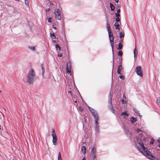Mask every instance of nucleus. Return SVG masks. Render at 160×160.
Wrapping results in <instances>:
<instances>
[{
    "instance_id": "nucleus-1",
    "label": "nucleus",
    "mask_w": 160,
    "mask_h": 160,
    "mask_svg": "<svg viewBox=\"0 0 160 160\" xmlns=\"http://www.w3.org/2000/svg\"><path fill=\"white\" fill-rule=\"evenodd\" d=\"M37 78L35 73L32 68H31L28 72V74L27 77V82L29 83H32L34 80Z\"/></svg>"
},
{
    "instance_id": "nucleus-2",
    "label": "nucleus",
    "mask_w": 160,
    "mask_h": 160,
    "mask_svg": "<svg viewBox=\"0 0 160 160\" xmlns=\"http://www.w3.org/2000/svg\"><path fill=\"white\" fill-rule=\"evenodd\" d=\"M90 110V111L93 114L94 119L95 120V124L96 126V129L97 130L98 129V120L99 119V118L98 116V115L97 112H95L94 110L93 109L91 108L89 109Z\"/></svg>"
},
{
    "instance_id": "nucleus-3",
    "label": "nucleus",
    "mask_w": 160,
    "mask_h": 160,
    "mask_svg": "<svg viewBox=\"0 0 160 160\" xmlns=\"http://www.w3.org/2000/svg\"><path fill=\"white\" fill-rule=\"evenodd\" d=\"M135 72L138 75L141 77L143 76V70L142 67L140 66H138L135 69Z\"/></svg>"
},
{
    "instance_id": "nucleus-4",
    "label": "nucleus",
    "mask_w": 160,
    "mask_h": 160,
    "mask_svg": "<svg viewBox=\"0 0 160 160\" xmlns=\"http://www.w3.org/2000/svg\"><path fill=\"white\" fill-rule=\"evenodd\" d=\"M109 34V38L110 41V44L112 48V50H113V40L114 38L112 34V32L110 33L108 32Z\"/></svg>"
},
{
    "instance_id": "nucleus-5",
    "label": "nucleus",
    "mask_w": 160,
    "mask_h": 160,
    "mask_svg": "<svg viewBox=\"0 0 160 160\" xmlns=\"http://www.w3.org/2000/svg\"><path fill=\"white\" fill-rule=\"evenodd\" d=\"M144 151L145 153L144 154L148 158L152 159L154 158V156L152 155L150 152L149 151L147 148H145V150H143V152Z\"/></svg>"
},
{
    "instance_id": "nucleus-6",
    "label": "nucleus",
    "mask_w": 160,
    "mask_h": 160,
    "mask_svg": "<svg viewBox=\"0 0 160 160\" xmlns=\"http://www.w3.org/2000/svg\"><path fill=\"white\" fill-rule=\"evenodd\" d=\"M54 13L55 16V18L57 19L58 20H61V16L60 15V12L58 9L57 8L55 10Z\"/></svg>"
},
{
    "instance_id": "nucleus-7",
    "label": "nucleus",
    "mask_w": 160,
    "mask_h": 160,
    "mask_svg": "<svg viewBox=\"0 0 160 160\" xmlns=\"http://www.w3.org/2000/svg\"><path fill=\"white\" fill-rule=\"evenodd\" d=\"M55 131H52V142L54 145H56L57 142V138Z\"/></svg>"
},
{
    "instance_id": "nucleus-8",
    "label": "nucleus",
    "mask_w": 160,
    "mask_h": 160,
    "mask_svg": "<svg viewBox=\"0 0 160 160\" xmlns=\"http://www.w3.org/2000/svg\"><path fill=\"white\" fill-rule=\"evenodd\" d=\"M71 63L70 62H68L67 63V68H66V70H67V73L71 75Z\"/></svg>"
},
{
    "instance_id": "nucleus-9",
    "label": "nucleus",
    "mask_w": 160,
    "mask_h": 160,
    "mask_svg": "<svg viewBox=\"0 0 160 160\" xmlns=\"http://www.w3.org/2000/svg\"><path fill=\"white\" fill-rule=\"evenodd\" d=\"M138 143L141 147H138V150H139V151L142 153H143V150H145V148H146L144 147V145L142 141H140V142H139Z\"/></svg>"
},
{
    "instance_id": "nucleus-10",
    "label": "nucleus",
    "mask_w": 160,
    "mask_h": 160,
    "mask_svg": "<svg viewBox=\"0 0 160 160\" xmlns=\"http://www.w3.org/2000/svg\"><path fill=\"white\" fill-rule=\"evenodd\" d=\"M96 149L93 147L92 149L91 154L92 156V158L93 160L96 158Z\"/></svg>"
},
{
    "instance_id": "nucleus-11",
    "label": "nucleus",
    "mask_w": 160,
    "mask_h": 160,
    "mask_svg": "<svg viewBox=\"0 0 160 160\" xmlns=\"http://www.w3.org/2000/svg\"><path fill=\"white\" fill-rule=\"evenodd\" d=\"M123 68L121 65L119 66L118 68V70L117 73L118 74H121V72H122Z\"/></svg>"
},
{
    "instance_id": "nucleus-12",
    "label": "nucleus",
    "mask_w": 160,
    "mask_h": 160,
    "mask_svg": "<svg viewBox=\"0 0 160 160\" xmlns=\"http://www.w3.org/2000/svg\"><path fill=\"white\" fill-rule=\"evenodd\" d=\"M107 23L106 24L107 28V29L108 30V32L110 33V32H111V31L110 25L108 23V22H109L108 21H107Z\"/></svg>"
},
{
    "instance_id": "nucleus-13",
    "label": "nucleus",
    "mask_w": 160,
    "mask_h": 160,
    "mask_svg": "<svg viewBox=\"0 0 160 160\" xmlns=\"http://www.w3.org/2000/svg\"><path fill=\"white\" fill-rule=\"evenodd\" d=\"M122 102V103H126L127 102L126 101V98L125 96L123 95Z\"/></svg>"
},
{
    "instance_id": "nucleus-14",
    "label": "nucleus",
    "mask_w": 160,
    "mask_h": 160,
    "mask_svg": "<svg viewBox=\"0 0 160 160\" xmlns=\"http://www.w3.org/2000/svg\"><path fill=\"white\" fill-rule=\"evenodd\" d=\"M131 121L132 123H134L137 121V119L133 117H132Z\"/></svg>"
},
{
    "instance_id": "nucleus-15",
    "label": "nucleus",
    "mask_w": 160,
    "mask_h": 160,
    "mask_svg": "<svg viewBox=\"0 0 160 160\" xmlns=\"http://www.w3.org/2000/svg\"><path fill=\"white\" fill-rule=\"evenodd\" d=\"M81 150L83 153L85 154L86 153V148L84 146L82 147Z\"/></svg>"
},
{
    "instance_id": "nucleus-16",
    "label": "nucleus",
    "mask_w": 160,
    "mask_h": 160,
    "mask_svg": "<svg viewBox=\"0 0 160 160\" xmlns=\"http://www.w3.org/2000/svg\"><path fill=\"white\" fill-rule=\"evenodd\" d=\"M129 115V114H128L126 111H125L124 112H122L121 114V116H128Z\"/></svg>"
},
{
    "instance_id": "nucleus-17",
    "label": "nucleus",
    "mask_w": 160,
    "mask_h": 160,
    "mask_svg": "<svg viewBox=\"0 0 160 160\" xmlns=\"http://www.w3.org/2000/svg\"><path fill=\"white\" fill-rule=\"evenodd\" d=\"M51 37L53 39H55L56 38V36L54 35V32H51L50 33Z\"/></svg>"
},
{
    "instance_id": "nucleus-18",
    "label": "nucleus",
    "mask_w": 160,
    "mask_h": 160,
    "mask_svg": "<svg viewBox=\"0 0 160 160\" xmlns=\"http://www.w3.org/2000/svg\"><path fill=\"white\" fill-rule=\"evenodd\" d=\"M110 6L112 10H114L115 9V7L111 3H110Z\"/></svg>"
},
{
    "instance_id": "nucleus-19",
    "label": "nucleus",
    "mask_w": 160,
    "mask_h": 160,
    "mask_svg": "<svg viewBox=\"0 0 160 160\" xmlns=\"http://www.w3.org/2000/svg\"><path fill=\"white\" fill-rule=\"evenodd\" d=\"M123 45L120 42L118 44V50H120L122 48Z\"/></svg>"
},
{
    "instance_id": "nucleus-20",
    "label": "nucleus",
    "mask_w": 160,
    "mask_h": 160,
    "mask_svg": "<svg viewBox=\"0 0 160 160\" xmlns=\"http://www.w3.org/2000/svg\"><path fill=\"white\" fill-rule=\"evenodd\" d=\"M134 111L137 114L138 116H140V117H141L140 114L139 113V111H138L137 110L135 109V110H134Z\"/></svg>"
},
{
    "instance_id": "nucleus-21",
    "label": "nucleus",
    "mask_w": 160,
    "mask_h": 160,
    "mask_svg": "<svg viewBox=\"0 0 160 160\" xmlns=\"http://www.w3.org/2000/svg\"><path fill=\"white\" fill-rule=\"evenodd\" d=\"M136 49L135 48L134 49V50L133 52L134 54V57L135 58H136V57L138 55V53L137 52H136Z\"/></svg>"
},
{
    "instance_id": "nucleus-22",
    "label": "nucleus",
    "mask_w": 160,
    "mask_h": 160,
    "mask_svg": "<svg viewBox=\"0 0 160 160\" xmlns=\"http://www.w3.org/2000/svg\"><path fill=\"white\" fill-rule=\"evenodd\" d=\"M58 160H62L61 158V153L60 152L58 153Z\"/></svg>"
},
{
    "instance_id": "nucleus-23",
    "label": "nucleus",
    "mask_w": 160,
    "mask_h": 160,
    "mask_svg": "<svg viewBox=\"0 0 160 160\" xmlns=\"http://www.w3.org/2000/svg\"><path fill=\"white\" fill-rule=\"evenodd\" d=\"M57 50L60 51L61 50V48L58 45H56L55 46Z\"/></svg>"
},
{
    "instance_id": "nucleus-24",
    "label": "nucleus",
    "mask_w": 160,
    "mask_h": 160,
    "mask_svg": "<svg viewBox=\"0 0 160 160\" xmlns=\"http://www.w3.org/2000/svg\"><path fill=\"white\" fill-rule=\"evenodd\" d=\"M109 102H110V103H111V104H112V101H111L112 98H111V93H110V96L109 97Z\"/></svg>"
},
{
    "instance_id": "nucleus-25",
    "label": "nucleus",
    "mask_w": 160,
    "mask_h": 160,
    "mask_svg": "<svg viewBox=\"0 0 160 160\" xmlns=\"http://www.w3.org/2000/svg\"><path fill=\"white\" fill-rule=\"evenodd\" d=\"M24 117V119H28V117L27 114L26 113H25L23 114Z\"/></svg>"
},
{
    "instance_id": "nucleus-26",
    "label": "nucleus",
    "mask_w": 160,
    "mask_h": 160,
    "mask_svg": "<svg viewBox=\"0 0 160 160\" xmlns=\"http://www.w3.org/2000/svg\"><path fill=\"white\" fill-rule=\"evenodd\" d=\"M157 103L158 105L160 104V98H157Z\"/></svg>"
},
{
    "instance_id": "nucleus-27",
    "label": "nucleus",
    "mask_w": 160,
    "mask_h": 160,
    "mask_svg": "<svg viewBox=\"0 0 160 160\" xmlns=\"http://www.w3.org/2000/svg\"><path fill=\"white\" fill-rule=\"evenodd\" d=\"M110 110L113 113H115L114 109V108L112 106V107L110 108Z\"/></svg>"
},
{
    "instance_id": "nucleus-28",
    "label": "nucleus",
    "mask_w": 160,
    "mask_h": 160,
    "mask_svg": "<svg viewBox=\"0 0 160 160\" xmlns=\"http://www.w3.org/2000/svg\"><path fill=\"white\" fill-rule=\"evenodd\" d=\"M124 36V32L122 33V32H120V37L121 38H122V37Z\"/></svg>"
},
{
    "instance_id": "nucleus-29",
    "label": "nucleus",
    "mask_w": 160,
    "mask_h": 160,
    "mask_svg": "<svg viewBox=\"0 0 160 160\" xmlns=\"http://www.w3.org/2000/svg\"><path fill=\"white\" fill-rule=\"evenodd\" d=\"M114 26L116 28L119 27V24L117 22H115L114 24Z\"/></svg>"
},
{
    "instance_id": "nucleus-30",
    "label": "nucleus",
    "mask_w": 160,
    "mask_h": 160,
    "mask_svg": "<svg viewBox=\"0 0 160 160\" xmlns=\"http://www.w3.org/2000/svg\"><path fill=\"white\" fill-rule=\"evenodd\" d=\"M72 99L73 102H74L75 103H77V101L76 100V98L75 97H72Z\"/></svg>"
},
{
    "instance_id": "nucleus-31",
    "label": "nucleus",
    "mask_w": 160,
    "mask_h": 160,
    "mask_svg": "<svg viewBox=\"0 0 160 160\" xmlns=\"http://www.w3.org/2000/svg\"><path fill=\"white\" fill-rule=\"evenodd\" d=\"M28 48L32 50H34L35 49V47H29Z\"/></svg>"
},
{
    "instance_id": "nucleus-32",
    "label": "nucleus",
    "mask_w": 160,
    "mask_h": 160,
    "mask_svg": "<svg viewBox=\"0 0 160 160\" xmlns=\"http://www.w3.org/2000/svg\"><path fill=\"white\" fill-rule=\"evenodd\" d=\"M122 52L121 51H120L118 52V55L120 56H121L122 55Z\"/></svg>"
},
{
    "instance_id": "nucleus-33",
    "label": "nucleus",
    "mask_w": 160,
    "mask_h": 160,
    "mask_svg": "<svg viewBox=\"0 0 160 160\" xmlns=\"http://www.w3.org/2000/svg\"><path fill=\"white\" fill-rule=\"evenodd\" d=\"M78 110L81 112H82L83 111V109L80 106H79L78 108Z\"/></svg>"
},
{
    "instance_id": "nucleus-34",
    "label": "nucleus",
    "mask_w": 160,
    "mask_h": 160,
    "mask_svg": "<svg viewBox=\"0 0 160 160\" xmlns=\"http://www.w3.org/2000/svg\"><path fill=\"white\" fill-rule=\"evenodd\" d=\"M116 21L117 22H118L120 21V19L119 17H117L115 19Z\"/></svg>"
},
{
    "instance_id": "nucleus-35",
    "label": "nucleus",
    "mask_w": 160,
    "mask_h": 160,
    "mask_svg": "<svg viewBox=\"0 0 160 160\" xmlns=\"http://www.w3.org/2000/svg\"><path fill=\"white\" fill-rule=\"evenodd\" d=\"M52 18H49L48 19V22H51V20H52Z\"/></svg>"
},
{
    "instance_id": "nucleus-36",
    "label": "nucleus",
    "mask_w": 160,
    "mask_h": 160,
    "mask_svg": "<svg viewBox=\"0 0 160 160\" xmlns=\"http://www.w3.org/2000/svg\"><path fill=\"white\" fill-rule=\"evenodd\" d=\"M115 15L117 17H119L120 16V14L118 13H115Z\"/></svg>"
},
{
    "instance_id": "nucleus-37",
    "label": "nucleus",
    "mask_w": 160,
    "mask_h": 160,
    "mask_svg": "<svg viewBox=\"0 0 160 160\" xmlns=\"http://www.w3.org/2000/svg\"><path fill=\"white\" fill-rule=\"evenodd\" d=\"M119 77L122 80H123L124 78V77L123 76H119Z\"/></svg>"
},
{
    "instance_id": "nucleus-38",
    "label": "nucleus",
    "mask_w": 160,
    "mask_h": 160,
    "mask_svg": "<svg viewBox=\"0 0 160 160\" xmlns=\"http://www.w3.org/2000/svg\"><path fill=\"white\" fill-rule=\"evenodd\" d=\"M41 67H42V75H43V74L44 71V68H43V66L42 65H41Z\"/></svg>"
},
{
    "instance_id": "nucleus-39",
    "label": "nucleus",
    "mask_w": 160,
    "mask_h": 160,
    "mask_svg": "<svg viewBox=\"0 0 160 160\" xmlns=\"http://www.w3.org/2000/svg\"><path fill=\"white\" fill-rule=\"evenodd\" d=\"M58 55L59 57H62V54L61 53H58Z\"/></svg>"
},
{
    "instance_id": "nucleus-40",
    "label": "nucleus",
    "mask_w": 160,
    "mask_h": 160,
    "mask_svg": "<svg viewBox=\"0 0 160 160\" xmlns=\"http://www.w3.org/2000/svg\"><path fill=\"white\" fill-rule=\"evenodd\" d=\"M50 10V9L49 8H47L46 9V12H49Z\"/></svg>"
},
{
    "instance_id": "nucleus-41",
    "label": "nucleus",
    "mask_w": 160,
    "mask_h": 160,
    "mask_svg": "<svg viewBox=\"0 0 160 160\" xmlns=\"http://www.w3.org/2000/svg\"><path fill=\"white\" fill-rule=\"evenodd\" d=\"M120 9H118V10H117V13H120Z\"/></svg>"
},
{
    "instance_id": "nucleus-42",
    "label": "nucleus",
    "mask_w": 160,
    "mask_h": 160,
    "mask_svg": "<svg viewBox=\"0 0 160 160\" xmlns=\"http://www.w3.org/2000/svg\"><path fill=\"white\" fill-rule=\"evenodd\" d=\"M158 142L160 143V138H159L158 140H157Z\"/></svg>"
},
{
    "instance_id": "nucleus-43",
    "label": "nucleus",
    "mask_w": 160,
    "mask_h": 160,
    "mask_svg": "<svg viewBox=\"0 0 160 160\" xmlns=\"http://www.w3.org/2000/svg\"><path fill=\"white\" fill-rule=\"evenodd\" d=\"M116 30H118V31L119 30V28L118 27H117L116 28Z\"/></svg>"
},
{
    "instance_id": "nucleus-44",
    "label": "nucleus",
    "mask_w": 160,
    "mask_h": 160,
    "mask_svg": "<svg viewBox=\"0 0 160 160\" xmlns=\"http://www.w3.org/2000/svg\"><path fill=\"white\" fill-rule=\"evenodd\" d=\"M25 3H28V2L27 0H25Z\"/></svg>"
},
{
    "instance_id": "nucleus-45",
    "label": "nucleus",
    "mask_w": 160,
    "mask_h": 160,
    "mask_svg": "<svg viewBox=\"0 0 160 160\" xmlns=\"http://www.w3.org/2000/svg\"><path fill=\"white\" fill-rule=\"evenodd\" d=\"M115 1L117 3H118L119 2V0H115Z\"/></svg>"
},
{
    "instance_id": "nucleus-46",
    "label": "nucleus",
    "mask_w": 160,
    "mask_h": 160,
    "mask_svg": "<svg viewBox=\"0 0 160 160\" xmlns=\"http://www.w3.org/2000/svg\"><path fill=\"white\" fill-rule=\"evenodd\" d=\"M153 142H154L153 140L152 141V140L151 142V143H152V144H153Z\"/></svg>"
},
{
    "instance_id": "nucleus-47",
    "label": "nucleus",
    "mask_w": 160,
    "mask_h": 160,
    "mask_svg": "<svg viewBox=\"0 0 160 160\" xmlns=\"http://www.w3.org/2000/svg\"><path fill=\"white\" fill-rule=\"evenodd\" d=\"M82 160H86L85 159V157H84L82 159Z\"/></svg>"
},
{
    "instance_id": "nucleus-48",
    "label": "nucleus",
    "mask_w": 160,
    "mask_h": 160,
    "mask_svg": "<svg viewBox=\"0 0 160 160\" xmlns=\"http://www.w3.org/2000/svg\"><path fill=\"white\" fill-rule=\"evenodd\" d=\"M68 92V93H69L71 94V95H72V94H71L72 92H71V91H69Z\"/></svg>"
},
{
    "instance_id": "nucleus-49",
    "label": "nucleus",
    "mask_w": 160,
    "mask_h": 160,
    "mask_svg": "<svg viewBox=\"0 0 160 160\" xmlns=\"http://www.w3.org/2000/svg\"><path fill=\"white\" fill-rule=\"evenodd\" d=\"M53 28L55 29H57V28L56 27H53Z\"/></svg>"
},
{
    "instance_id": "nucleus-50",
    "label": "nucleus",
    "mask_w": 160,
    "mask_h": 160,
    "mask_svg": "<svg viewBox=\"0 0 160 160\" xmlns=\"http://www.w3.org/2000/svg\"><path fill=\"white\" fill-rule=\"evenodd\" d=\"M53 42H56V41L55 40H53Z\"/></svg>"
},
{
    "instance_id": "nucleus-51",
    "label": "nucleus",
    "mask_w": 160,
    "mask_h": 160,
    "mask_svg": "<svg viewBox=\"0 0 160 160\" xmlns=\"http://www.w3.org/2000/svg\"><path fill=\"white\" fill-rule=\"evenodd\" d=\"M139 131V130H138V133L139 132V131Z\"/></svg>"
},
{
    "instance_id": "nucleus-52",
    "label": "nucleus",
    "mask_w": 160,
    "mask_h": 160,
    "mask_svg": "<svg viewBox=\"0 0 160 160\" xmlns=\"http://www.w3.org/2000/svg\"><path fill=\"white\" fill-rule=\"evenodd\" d=\"M2 92V91L0 90V93Z\"/></svg>"
},
{
    "instance_id": "nucleus-53",
    "label": "nucleus",
    "mask_w": 160,
    "mask_h": 160,
    "mask_svg": "<svg viewBox=\"0 0 160 160\" xmlns=\"http://www.w3.org/2000/svg\"><path fill=\"white\" fill-rule=\"evenodd\" d=\"M158 147L160 148V144L159 145Z\"/></svg>"
},
{
    "instance_id": "nucleus-54",
    "label": "nucleus",
    "mask_w": 160,
    "mask_h": 160,
    "mask_svg": "<svg viewBox=\"0 0 160 160\" xmlns=\"http://www.w3.org/2000/svg\"><path fill=\"white\" fill-rule=\"evenodd\" d=\"M160 107V104L158 105Z\"/></svg>"
},
{
    "instance_id": "nucleus-55",
    "label": "nucleus",
    "mask_w": 160,
    "mask_h": 160,
    "mask_svg": "<svg viewBox=\"0 0 160 160\" xmlns=\"http://www.w3.org/2000/svg\"><path fill=\"white\" fill-rule=\"evenodd\" d=\"M137 130H140V129H138Z\"/></svg>"
},
{
    "instance_id": "nucleus-56",
    "label": "nucleus",
    "mask_w": 160,
    "mask_h": 160,
    "mask_svg": "<svg viewBox=\"0 0 160 160\" xmlns=\"http://www.w3.org/2000/svg\"><path fill=\"white\" fill-rule=\"evenodd\" d=\"M52 3H51V4H51V5H52Z\"/></svg>"
},
{
    "instance_id": "nucleus-57",
    "label": "nucleus",
    "mask_w": 160,
    "mask_h": 160,
    "mask_svg": "<svg viewBox=\"0 0 160 160\" xmlns=\"http://www.w3.org/2000/svg\"><path fill=\"white\" fill-rule=\"evenodd\" d=\"M16 1H19V0H15Z\"/></svg>"
},
{
    "instance_id": "nucleus-58",
    "label": "nucleus",
    "mask_w": 160,
    "mask_h": 160,
    "mask_svg": "<svg viewBox=\"0 0 160 160\" xmlns=\"http://www.w3.org/2000/svg\"><path fill=\"white\" fill-rule=\"evenodd\" d=\"M13 160H15V159H13Z\"/></svg>"
}]
</instances>
